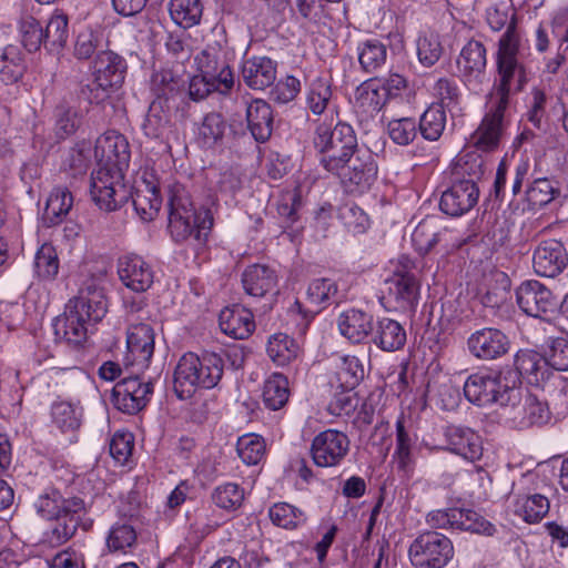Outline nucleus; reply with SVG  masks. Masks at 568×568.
I'll use <instances>...</instances> for the list:
<instances>
[{"mask_svg":"<svg viewBox=\"0 0 568 568\" xmlns=\"http://www.w3.org/2000/svg\"><path fill=\"white\" fill-rule=\"evenodd\" d=\"M130 144H95L98 168L90 179V195L105 212L121 209L132 196V185L125 180L130 162Z\"/></svg>","mask_w":568,"mask_h":568,"instance_id":"obj_1","label":"nucleus"},{"mask_svg":"<svg viewBox=\"0 0 568 568\" xmlns=\"http://www.w3.org/2000/svg\"><path fill=\"white\" fill-rule=\"evenodd\" d=\"M223 356L215 352H193L181 356L174 371V392L180 399L191 398L197 389L215 388L224 374Z\"/></svg>","mask_w":568,"mask_h":568,"instance_id":"obj_2","label":"nucleus"},{"mask_svg":"<svg viewBox=\"0 0 568 568\" xmlns=\"http://www.w3.org/2000/svg\"><path fill=\"white\" fill-rule=\"evenodd\" d=\"M466 399L479 407L497 404L507 407L520 400V387L516 381L509 378L499 371L486 369L469 375L464 384Z\"/></svg>","mask_w":568,"mask_h":568,"instance_id":"obj_3","label":"nucleus"},{"mask_svg":"<svg viewBox=\"0 0 568 568\" xmlns=\"http://www.w3.org/2000/svg\"><path fill=\"white\" fill-rule=\"evenodd\" d=\"M169 207V230L175 242L193 239L202 243L206 240L213 225L210 210H195L183 190L172 193Z\"/></svg>","mask_w":568,"mask_h":568,"instance_id":"obj_4","label":"nucleus"},{"mask_svg":"<svg viewBox=\"0 0 568 568\" xmlns=\"http://www.w3.org/2000/svg\"><path fill=\"white\" fill-rule=\"evenodd\" d=\"M517 39L509 30L499 40L497 67L499 81L489 93L491 102L508 105L510 93L521 91L528 79L525 68L517 61Z\"/></svg>","mask_w":568,"mask_h":568,"instance_id":"obj_5","label":"nucleus"},{"mask_svg":"<svg viewBox=\"0 0 568 568\" xmlns=\"http://www.w3.org/2000/svg\"><path fill=\"white\" fill-rule=\"evenodd\" d=\"M126 71V62L113 51L98 53L93 64V80L83 84L79 91V99L89 104H100L105 101L110 92L119 89Z\"/></svg>","mask_w":568,"mask_h":568,"instance_id":"obj_6","label":"nucleus"},{"mask_svg":"<svg viewBox=\"0 0 568 568\" xmlns=\"http://www.w3.org/2000/svg\"><path fill=\"white\" fill-rule=\"evenodd\" d=\"M453 556L452 540L437 531L418 535L408 549L409 560L416 568H444Z\"/></svg>","mask_w":568,"mask_h":568,"instance_id":"obj_7","label":"nucleus"},{"mask_svg":"<svg viewBox=\"0 0 568 568\" xmlns=\"http://www.w3.org/2000/svg\"><path fill=\"white\" fill-rule=\"evenodd\" d=\"M63 505V513L52 518L54 523L44 534L45 541L54 547L67 542L79 527L88 530L93 524L90 518H85L84 501L81 498H69Z\"/></svg>","mask_w":568,"mask_h":568,"instance_id":"obj_8","label":"nucleus"},{"mask_svg":"<svg viewBox=\"0 0 568 568\" xmlns=\"http://www.w3.org/2000/svg\"><path fill=\"white\" fill-rule=\"evenodd\" d=\"M518 306L529 316L547 317L558 311L559 298L542 283L526 281L516 290Z\"/></svg>","mask_w":568,"mask_h":568,"instance_id":"obj_9","label":"nucleus"},{"mask_svg":"<svg viewBox=\"0 0 568 568\" xmlns=\"http://www.w3.org/2000/svg\"><path fill=\"white\" fill-rule=\"evenodd\" d=\"M349 450L348 437L338 430L326 429L312 442L311 455L315 465L333 467L338 465Z\"/></svg>","mask_w":568,"mask_h":568,"instance_id":"obj_10","label":"nucleus"},{"mask_svg":"<svg viewBox=\"0 0 568 568\" xmlns=\"http://www.w3.org/2000/svg\"><path fill=\"white\" fill-rule=\"evenodd\" d=\"M153 392L151 382H142L138 376L125 377L115 384L112 403L121 412L135 414L145 407Z\"/></svg>","mask_w":568,"mask_h":568,"instance_id":"obj_11","label":"nucleus"},{"mask_svg":"<svg viewBox=\"0 0 568 568\" xmlns=\"http://www.w3.org/2000/svg\"><path fill=\"white\" fill-rule=\"evenodd\" d=\"M467 347L476 358L494 361L508 353L510 341L500 329L485 327L470 334Z\"/></svg>","mask_w":568,"mask_h":568,"instance_id":"obj_12","label":"nucleus"},{"mask_svg":"<svg viewBox=\"0 0 568 568\" xmlns=\"http://www.w3.org/2000/svg\"><path fill=\"white\" fill-rule=\"evenodd\" d=\"M479 189L471 180H454L452 186L440 197V210L450 216H460L477 203Z\"/></svg>","mask_w":568,"mask_h":568,"instance_id":"obj_13","label":"nucleus"},{"mask_svg":"<svg viewBox=\"0 0 568 568\" xmlns=\"http://www.w3.org/2000/svg\"><path fill=\"white\" fill-rule=\"evenodd\" d=\"M418 282L409 272L395 273L385 281L383 300L394 310L406 311L412 308L417 301Z\"/></svg>","mask_w":568,"mask_h":568,"instance_id":"obj_14","label":"nucleus"},{"mask_svg":"<svg viewBox=\"0 0 568 568\" xmlns=\"http://www.w3.org/2000/svg\"><path fill=\"white\" fill-rule=\"evenodd\" d=\"M87 323L100 322L108 312V301L104 290L94 282L87 283L78 296L68 303Z\"/></svg>","mask_w":568,"mask_h":568,"instance_id":"obj_15","label":"nucleus"},{"mask_svg":"<svg viewBox=\"0 0 568 568\" xmlns=\"http://www.w3.org/2000/svg\"><path fill=\"white\" fill-rule=\"evenodd\" d=\"M568 256L565 246L557 240L539 243L532 256L534 271L545 277H555L567 265Z\"/></svg>","mask_w":568,"mask_h":568,"instance_id":"obj_16","label":"nucleus"},{"mask_svg":"<svg viewBox=\"0 0 568 568\" xmlns=\"http://www.w3.org/2000/svg\"><path fill=\"white\" fill-rule=\"evenodd\" d=\"M128 357L140 369L146 368L154 352V331L145 323L130 325L126 337Z\"/></svg>","mask_w":568,"mask_h":568,"instance_id":"obj_17","label":"nucleus"},{"mask_svg":"<svg viewBox=\"0 0 568 568\" xmlns=\"http://www.w3.org/2000/svg\"><path fill=\"white\" fill-rule=\"evenodd\" d=\"M118 273L122 283L134 292H145L153 283L151 266L138 255H128L119 261Z\"/></svg>","mask_w":568,"mask_h":568,"instance_id":"obj_18","label":"nucleus"},{"mask_svg":"<svg viewBox=\"0 0 568 568\" xmlns=\"http://www.w3.org/2000/svg\"><path fill=\"white\" fill-rule=\"evenodd\" d=\"M486 48L477 40L468 41L457 58V69L466 82L480 83L486 69Z\"/></svg>","mask_w":568,"mask_h":568,"instance_id":"obj_19","label":"nucleus"},{"mask_svg":"<svg viewBox=\"0 0 568 568\" xmlns=\"http://www.w3.org/2000/svg\"><path fill=\"white\" fill-rule=\"evenodd\" d=\"M449 449L465 459L475 462L483 456V442L478 434L467 427L450 425L445 430Z\"/></svg>","mask_w":568,"mask_h":568,"instance_id":"obj_20","label":"nucleus"},{"mask_svg":"<svg viewBox=\"0 0 568 568\" xmlns=\"http://www.w3.org/2000/svg\"><path fill=\"white\" fill-rule=\"evenodd\" d=\"M219 325L225 335L235 339L247 338L255 329L252 312L239 305L222 310Z\"/></svg>","mask_w":568,"mask_h":568,"instance_id":"obj_21","label":"nucleus"},{"mask_svg":"<svg viewBox=\"0 0 568 568\" xmlns=\"http://www.w3.org/2000/svg\"><path fill=\"white\" fill-rule=\"evenodd\" d=\"M87 322L80 317L77 311L71 310L68 304L63 315L58 316L52 326L57 341L65 342L68 345L79 346L87 341Z\"/></svg>","mask_w":568,"mask_h":568,"instance_id":"obj_22","label":"nucleus"},{"mask_svg":"<svg viewBox=\"0 0 568 568\" xmlns=\"http://www.w3.org/2000/svg\"><path fill=\"white\" fill-rule=\"evenodd\" d=\"M374 317L361 310H348L338 317V328L343 336L353 343H361L374 331Z\"/></svg>","mask_w":568,"mask_h":568,"instance_id":"obj_23","label":"nucleus"},{"mask_svg":"<svg viewBox=\"0 0 568 568\" xmlns=\"http://www.w3.org/2000/svg\"><path fill=\"white\" fill-rule=\"evenodd\" d=\"M132 204L143 221H152L159 213L162 199L156 183L143 179L135 187L132 186Z\"/></svg>","mask_w":568,"mask_h":568,"instance_id":"obj_24","label":"nucleus"},{"mask_svg":"<svg viewBox=\"0 0 568 568\" xmlns=\"http://www.w3.org/2000/svg\"><path fill=\"white\" fill-rule=\"evenodd\" d=\"M407 335L403 325L392 318L383 317L374 325L372 343L384 352H396L406 344Z\"/></svg>","mask_w":568,"mask_h":568,"instance_id":"obj_25","label":"nucleus"},{"mask_svg":"<svg viewBox=\"0 0 568 568\" xmlns=\"http://www.w3.org/2000/svg\"><path fill=\"white\" fill-rule=\"evenodd\" d=\"M242 284L246 294L263 297L276 287L277 275L267 265L254 264L243 272Z\"/></svg>","mask_w":568,"mask_h":568,"instance_id":"obj_26","label":"nucleus"},{"mask_svg":"<svg viewBox=\"0 0 568 568\" xmlns=\"http://www.w3.org/2000/svg\"><path fill=\"white\" fill-rule=\"evenodd\" d=\"M247 126L255 142H266L273 133V114L268 103L253 100L246 106Z\"/></svg>","mask_w":568,"mask_h":568,"instance_id":"obj_27","label":"nucleus"},{"mask_svg":"<svg viewBox=\"0 0 568 568\" xmlns=\"http://www.w3.org/2000/svg\"><path fill=\"white\" fill-rule=\"evenodd\" d=\"M242 75L251 89L263 90L274 83L276 65L270 58L254 57L244 62Z\"/></svg>","mask_w":568,"mask_h":568,"instance_id":"obj_28","label":"nucleus"},{"mask_svg":"<svg viewBox=\"0 0 568 568\" xmlns=\"http://www.w3.org/2000/svg\"><path fill=\"white\" fill-rule=\"evenodd\" d=\"M452 232L442 229L436 217H426L415 227L412 234V243L416 251L424 255L440 241H448Z\"/></svg>","mask_w":568,"mask_h":568,"instance_id":"obj_29","label":"nucleus"},{"mask_svg":"<svg viewBox=\"0 0 568 568\" xmlns=\"http://www.w3.org/2000/svg\"><path fill=\"white\" fill-rule=\"evenodd\" d=\"M514 366L521 377L530 384H539L546 378L548 371L547 362L544 356L532 351H520L516 354Z\"/></svg>","mask_w":568,"mask_h":568,"instance_id":"obj_30","label":"nucleus"},{"mask_svg":"<svg viewBox=\"0 0 568 568\" xmlns=\"http://www.w3.org/2000/svg\"><path fill=\"white\" fill-rule=\"evenodd\" d=\"M549 508V499L541 494L518 496L514 503V514L528 524L539 523Z\"/></svg>","mask_w":568,"mask_h":568,"instance_id":"obj_31","label":"nucleus"},{"mask_svg":"<svg viewBox=\"0 0 568 568\" xmlns=\"http://www.w3.org/2000/svg\"><path fill=\"white\" fill-rule=\"evenodd\" d=\"M510 285V278L505 272L490 273L484 291L480 292L481 304L491 308L499 307L508 300Z\"/></svg>","mask_w":568,"mask_h":568,"instance_id":"obj_32","label":"nucleus"},{"mask_svg":"<svg viewBox=\"0 0 568 568\" xmlns=\"http://www.w3.org/2000/svg\"><path fill=\"white\" fill-rule=\"evenodd\" d=\"M484 159L477 149L464 150L456 159L452 174L454 180H471L477 181L484 175Z\"/></svg>","mask_w":568,"mask_h":568,"instance_id":"obj_33","label":"nucleus"},{"mask_svg":"<svg viewBox=\"0 0 568 568\" xmlns=\"http://www.w3.org/2000/svg\"><path fill=\"white\" fill-rule=\"evenodd\" d=\"M507 106L489 100V112L477 130L479 136L476 142H499L504 138V112Z\"/></svg>","mask_w":568,"mask_h":568,"instance_id":"obj_34","label":"nucleus"},{"mask_svg":"<svg viewBox=\"0 0 568 568\" xmlns=\"http://www.w3.org/2000/svg\"><path fill=\"white\" fill-rule=\"evenodd\" d=\"M169 12L175 24L190 29L200 23L203 4L201 0H170Z\"/></svg>","mask_w":568,"mask_h":568,"instance_id":"obj_35","label":"nucleus"},{"mask_svg":"<svg viewBox=\"0 0 568 568\" xmlns=\"http://www.w3.org/2000/svg\"><path fill=\"white\" fill-rule=\"evenodd\" d=\"M546 95L539 89L532 90V102L526 114L527 123L525 124L521 133L517 136V142H526L528 140L538 139L539 135L535 132L544 129Z\"/></svg>","mask_w":568,"mask_h":568,"instance_id":"obj_36","label":"nucleus"},{"mask_svg":"<svg viewBox=\"0 0 568 568\" xmlns=\"http://www.w3.org/2000/svg\"><path fill=\"white\" fill-rule=\"evenodd\" d=\"M73 205L72 193L67 187H54L45 204L44 220L49 225H55L63 221Z\"/></svg>","mask_w":568,"mask_h":568,"instance_id":"obj_37","label":"nucleus"},{"mask_svg":"<svg viewBox=\"0 0 568 568\" xmlns=\"http://www.w3.org/2000/svg\"><path fill=\"white\" fill-rule=\"evenodd\" d=\"M68 37V17L55 11L43 28V45L50 52H59L64 48Z\"/></svg>","mask_w":568,"mask_h":568,"instance_id":"obj_38","label":"nucleus"},{"mask_svg":"<svg viewBox=\"0 0 568 568\" xmlns=\"http://www.w3.org/2000/svg\"><path fill=\"white\" fill-rule=\"evenodd\" d=\"M26 70L22 53L16 45H7L0 54V80L6 84L18 82Z\"/></svg>","mask_w":568,"mask_h":568,"instance_id":"obj_39","label":"nucleus"},{"mask_svg":"<svg viewBox=\"0 0 568 568\" xmlns=\"http://www.w3.org/2000/svg\"><path fill=\"white\" fill-rule=\"evenodd\" d=\"M288 381L286 376L274 373L264 383L263 402L272 410L282 408L288 399Z\"/></svg>","mask_w":568,"mask_h":568,"instance_id":"obj_40","label":"nucleus"},{"mask_svg":"<svg viewBox=\"0 0 568 568\" xmlns=\"http://www.w3.org/2000/svg\"><path fill=\"white\" fill-rule=\"evenodd\" d=\"M376 174L375 163H368L367 169L339 173L343 187L349 194H363L368 191L376 180Z\"/></svg>","mask_w":568,"mask_h":568,"instance_id":"obj_41","label":"nucleus"},{"mask_svg":"<svg viewBox=\"0 0 568 568\" xmlns=\"http://www.w3.org/2000/svg\"><path fill=\"white\" fill-rule=\"evenodd\" d=\"M300 347L293 338L286 334H275L267 343V354L278 366H285L298 355Z\"/></svg>","mask_w":568,"mask_h":568,"instance_id":"obj_42","label":"nucleus"},{"mask_svg":"<svg viewBox=\"0 0 568 568\" xmlns=\"http://www.w3.org/2000/svg\"><path fill=\"white\" fill-rule=\"evenodd\" d=\"M382 92L383 89L378 80H367L357 87L355 100L365 112H378L387 104V100Z\"/></svg>","mask_w":568,"mask_h":568,"instance_id":"obj_43","label":"nucleus"},{"mask_svg":"<svg viewBox=\"0 0 568 568\" xmlns=\"http://www.w3.org/2000/svg\"><path fill=\"white\" fill-rule=\"evenodd\" d=\"M358 61L362 69L366 72H374L386 61V45L377 40L369 39L358 44Z\"/></svg>","mask_w":568,"mask_h":568,"instance_id":"obj_44","label":"nucleus"},{"mask_svg":"<svg viewBox=\"0 0 568 568\" xmlns=\"http://www.w3.org/2000/svg\"><path fill=\"white\" fill-rule=\"evenodd\" d=\"M378 81L383 89L382 94L386 98L387 103L395 102L402 104L410 102L414 90L405 77L398 73H392L383 81Z\"/></svg>","mask_w":568,"mask_h":568,"instance_id":"obj_45","label":"nucleus"},{"mask_svg":"<svg viewBox=\"0 0 568 568\" xmlns=\"http://www.w3.org/2000/svg\"><path fill=\"white\" fill-rule=\"evenodd\" d=\"M51 416L62 432H74L81 425L82 408L69 402H57L52 405Z\"/></svg>","mask_w":568,"mask_h":568,"instance_id":"obj_46","label":"nucleus"},{"mask_svg":"<svg viewBox=\"0 0 568 568\" xmlns=\"http://www.w3.org/2000/svg\"><path fill=\"white\" fill-rule=\"evenodd\" d=\"M364 366L356 356H343L337 366L336 378L344 390L354 389L364 378Z\"/></svg>","mask_w":568,"mask_h":568,"instance_id":"obj_47","label":"nucleus"},{"mask_svg":"<svg viewBox=\"0 0 568 568\" xmlns=\"http://www.w3.org/2000/svg\"><path fill=\"white\" fill-rule=\"evenodd\" d=\"M232 133V128L220 113L215 112L206 114L197 129L199 139L212 142L230 139Z\"/></svg>","mask_w":568,"mask_h":568,"instance_id":"obj_48","label":"nucleus"},{"mask_svg":"<svg viewBox=\"0 0 568 568\" xmlns=\"http://www.w3.org/2000/svg\"><path fill=\"white\" fill-rule=\"evenodd\" d=\"M357 144H323L320 149L321 163L328 171L344 170Z\"/></svg>","mask_w":568,"mask_h":568,"instance_id":"obj_49","label":"nucleus"},{"mask_svg":"<svg viewBox=\"0 0 568 568\" xmlns=\"http://www.w3.org/2000/svg\"><path fill=\"white\" fill-rule=\"evenodd\" d=\"M446 124V113L438 106L427 109L420 118L419 132L428 141L438 140Z\"/></svg>","mask_w":568,"mask_h":568,"instance_id":"obj_50","label":"nucleus"},{"mask_svg":"<svg viewBox=\"0 0 568 568\" xmlns=\"http://www.w3.org/2000/svg\"><path fill=\"white\" fill-rule=\"evenodd\" d=\"M236 450L246 465H256L265 454V442L256 434H245L237 439Z\"/></svg>","mask_w":568,"mask_h":568,"instance_id":"obj_51","label":"nucleus"},{"mask_svg":"<svg viewBox=\"0 0 568 568\" xmlns=\"http://www.w3.org/2000/svg\"><path fill=\"white\" fill-rule=\"evenodd\" d=\"M433 93L438 99V108L442 110L449 112L458 110L462 94L455 80L448 78L437 80L433 87Z\"/></svg>","mask_w":568,"mask_h":568,"instance_id":"obj_52","label":"nucleus"},{"mask_svg":"<svg viewBox=\"0 0 568 568\" xmlns=\"http://www.w3.org/2000/svg\"><path fill=\"white\" fill-rule=\"evenodd\" d=\"M34 270L39 277L53 280L59 272V258L55 248L49 244H42L34 256Z\"/></svg>","mask_w":568,"mask_h":568,"instance_id":"obj_53","label":"nucleus"},{"mask_svg":"<svg viewBox=\"0 0 568 568\" xmlns=\"http://www.w3.org/2000/svg\"><path fill=\"white\" fill-rule=\"evenodd\" d=\"M181 80L176 77L172 70L163 69L153 73L151 79V90L156 95V100L153 102L165 101L169 97L173 95L179 91Z\"/></svg>","mask_w":568,"mask_h":568,"instance_id":"obj_54","label":"nucleus"},{"mask_svg":"<svg viewBox=\"0 0 568 568\" xmlns=\"http://www.w3.org/2000/svg\"><path fill=\"white\" fill-rule=\"evenodd\" d=\"M331 83L317 78L310 84L307 92V106L316 115L323 114L332 99Z\"/></svg>","mask_w":568,"mask_h":568,"instance_id":"obj_55","label":"nucleus"},{"mask_svg":"<svg viewBox=\"0 0 568 568\" xmlns=\"http://www.w3.org/2000/svg\"><path fill=\"white\" fill-rule=\"evenodd\" d=\"M270 518L278 527L293 529L305 521L302 510L287 503H278L270 508Z\"/></svg>","mask_w":568,"mask_h":568,"instance_id":"obj_56","label":"nucleus"},{"mask_svg":"<svg viewBox=\"0 0 568 568\" xmlns=\"http://www.w3.org/2000/svg\"><path fill=\"white\" fill-rule=\"evenodd\" d=\"M443 54V45L436 33H425L417 40V55L419 62L426 67H433Z\"/></svg>","mask_w":568,"mask_h":568,"instance_id":"obj_57","label":"nucleus"},{"mask_svg":"<svg viewBox=\"0 0 568 568\" xmlns=\"http://www.w3.org/2000/svg\"><path fill=\"white\" fill-rule=\"evenodd\" d=\"M306 295L311 304L315 306H325L335 302L337 284L331 278H316L308 285Z\"/></svg>","mask_w":568,"mask_h":568,"instance_id":"obj_58","label":"nucleus"},{"mask_svg":"<svg viewBox=\"0 0 568 568\" xmlns=\"http://www.w3.org/2000/svg\"><path fill=\"white\" fill-rule=\"evenodd\" d=\"M338 219L344 226L354 234H361L368 227V216L355 203H344L338 209Z\"/></svg>","mask_w":568,"mask_h":568,"instance_id":"obj_59","label":"nucleus"},{"mask_svg":"<svg viewBox=\"0 0 568 568\" xmlns=\"http://www.w3.org/2000/svg\"><path fill=\"white\" fill-rule=\"evenodd\" d=\"M20 33L22 44L29 52L38 51L43 44V27L32 16L21 18Z\"/></svg>","mask_w":568,"mask_h":568,"instance_id":"obj_60","label":"nucleus"},{"mask_svg":"<svg viewBox=\"0 0 568 568\" xmlns=\"http://www.w3.org/2000/svg\"><path fill=\"white\" fill-rule=\"evenodd\" d=\"M161 102H152L142 124L144 135L150 140L164 139V133L168 131V119L165 114H161Z\"/></svg>","mask_w":568,"mask_h":568,"instance_id":"obj_61","label":"nucleus"},{"mask_svg":"<svg viewBox=\"0 0 568 568\" xmlns=\"http://www.w3.org/2000/svg\"><path fill=\"white\" fill-rule=\"evenodd\" d=\"M136 541L135 529L128 524H114L108 535L106 546L110 551H125Z\"/></svg>","mask_w":568,"mask_h":568,"instance_id":"obj_62","label":"nucleus"},{"mask_svg":"<svg viewBox=\"0 0 568 568\" xmlns=\"http://www.w3.org/2000/svg\"><path fill=\"white\" fill-rule=\"evenodd\" d=\"M547 366L556 371H568V339L555 337L547 341L545 348Z\"/></svg>","mask_w":568,"mask_h":568,"instance_id":"obj_63","label":"nucleus"},{"mask_svg":"<svg viewBox=\"0 0 568 568\" xmlns=\"http://www.w3.org/2000/svg\"><path fill=\"white\" fill-rule=\"evenodd\" d=\"M560 194L556 182L548 179H537L527 192L528 201L534 206H544Z\"/></svg>","mask_w":568,"mask_h":568,"instance_id":"obj_64","label":"nucleus"}]
</instances>
